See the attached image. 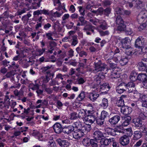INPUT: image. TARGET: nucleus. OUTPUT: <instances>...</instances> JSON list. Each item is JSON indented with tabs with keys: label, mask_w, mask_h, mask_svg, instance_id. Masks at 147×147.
<instances>
[{
	"label": "nucleus",
	"mask_w": 147,
	"mask_h": 147,
	"mask_svg": "<svg viewBox=\"0 0 147 147\" xmlns=\"http://www.w3.org/2000/svg\"><path fill=\"white\" fill-rule=\"evenodd\" d=\"M95 70L97 72L99 71H104L102 73L103 74H106L108 70L107 65L104 63H102L100 61H99L98 62L94 63Z\"/></svg>",
	"instance_id": "f257e3e1"
},
{
	"label": "nucleus",
	"mask_w": 147,
	"mask_h": 147,
	"mask_svg": "<svg viewBox=\"0 0 147 147\" xmlns=\"http://www.w3.org/2000/svg\"><path fill=\"white\" fill-rule=\"evenodd\" d=\"M115 18L116 19V23L118 25L117 28V30L121 31H124L126 26L125 25L124 23V21L121 17L118 15L115 16Z\"/></svg>",
	"instance_id": "f03ea898"
},
{
	"label": "nucleus",
	"mask_w": 147,
	"mask_h": 147,
	"mask_svg": "<svg viewBox=\"0 0 147 147\" xmlns=\"http://www.w3.org/2000/svg\"><path fill=\"white\" fill-rule=\"evenodd\" d=\"M135 47L136 48L139 49V51H140L141 53H143V50L144 49L145 44L144 38L142 36H139L135 42Z\"/></svg>",
	"instance_id": "7ed1b4c3"
},
{
	"label": "nucleus",
	"mask_w": 147,
	"mask_h": 147,
	"mask_svg": "<svg viewBox=\"0 0 147 147\" xmlns=\"http://www.w3.org/2000/svg\"><path fill=\"white\" fill-rule=\"evenodd\" d=\"M119 129L117 130L119 133H122L126 134L128 137H131L132 135V131L131 128H126L122 126H119Z\"/></svg>",
	"instance_id": "20e7f679"
},
{
	"label": "nucleus",
	"mask_w": 147,
	"mask_h": 147,
	"mask_svg": "<svg viewBox=\"0 0 147 147\" xmlns=\"http://www.w3.org/2000/svg\"><path fill=\"white\" fill-rule=\"evenodd\" d=\"M138 69L141 71L145 70L147 67V58L142 59V61L138 63Z\"/></svg>",
	"instance_id": "39448f33"
},
{
	"label": "nucleus",
	"mask_w": 147,
	"mask_h": 147,
	"mask_svg": "<svg viewBox=\"0 0 147 147\" xmlns=\"http://www.w3.org/2000/svg\"><path fill=\"white\" fill-rule=\"evenodd\" d=\"M96 117L92 114L88 113L84 117V120L86 123H93L96 119Z\"/></svg>",
	"instance_id": "423d86ee"
},
{
	"label": "nucleus",
	"mask_w": 147,
	"mask_h": 147,
	"mask_svg": "<svg viewBox=\"0 0 147 147\" xmlns=\"http://www.w3.org/2000/svg\"><path fill=\"white\" fill-rule=\"evenodd\" d=\"M130 138L126 135L121 137L119 140V142L123 146H126L129 142Z\"/></svg>",
	"instance_id": "0eeeda50"
},
{
	"label": "nucleus",
	"mask_w": 147,
	"mask_h": 147,
	"mask_svg": "<svg viewBox=\"0 0 147 147\" xmlns=\"http://www.w3.org/2000/svg\"><path fill=\"white\" fill-rule=\"evenodd\" d=\"M52 66L51 65L50 66H47L46 67H42L40 69L41 71L45 74H46V75L52 76L53 77L54 75V73H51V71L50 70V69L51 67Z\"/></svg>",
	"instance_id": "6e6552de"
},
{
	"label": "nucleus",
	"mask_w": 147,
	"mask_h": 147,
	"mask_svg": "<svg viewBox=\"0 0 147 147\" xmlns=\"http://www.w3.org/2000/svg\"><path fill=\"white\" fill-rule=\"evenodd\" d=\"M84 135V131L81 130L75 129L73 134V138L78 139L82 137Z\"/></svg>",
	"instance_id": "1a4fd4ad"
},
{
	"label": "nucleus",
	"mask_w": 147,
	"mask_h": 147,
	"mask_svg": "<svg viewBox=\"0 0 147 147\" xmlns=\"http://www.w3.org/2000/svg\"><path fill=\"white\" fill-rule=\"evenodd\" d=\"M119 128V126H118L117 129H113L110 127H107L105 129V132L109 134L115 136L116 135H118L117 133H119V131H117V130Z\"/></svg>",
	"instance_id": "9d476101"
},
{
	"label": "nucleus",
	"mask_w": 147,
	"mask_h": 147,
	"mask_svg": "<svg viewBox=\"0 0 147 147\" xmlns=\"http://www.w3.org/2000/svg\"><path fill=\"white\" fill-rule=\"evenodd\" d=\"M121 112L125 115L129 114L132 112V109L127 106H124L121 107Z\"/></svg>",
	"instance_id": "9b49d317"
},
{
	"label": "nucleus",
	"mask_w": 147,
	"mask_h": 147,
	"mask_svg": "<svg viewBox=\"0 0 147 147\" xmlns=\"http://www.w3.org/2000/svg\"><path fill=\"white\" fill-rule=\"evenodd\" d=\"M120 117L119 115H116L110 118L109 123L112 125L116 124L120 120Z\"/></svg>",
	"instance_id": "f8f14e48"
},
{
	"label": "nucleus",
	"mask_w": 147,
	"mask_h": 147,
	"mask_svg": "<svg viewBox=\"0 0 147 147\" xmlns=\"http://www.w3.org/2000/svg\"><path fill=\"white\" fill-rule=\"evenodd\" d=\"M125 84L124 83H121L116 88V92L121 94L125 91H127L125 88Z\"/></svg>",
	"instance_id": "ddd939ff"
},
{
	"label": "nucleus",
	"mask_w": 147,
	"mask_h": 147,
	"mask_svg": "<svg viewBox=\"0 0 147 147\" xmlns=\"http://www.w3.org/2000/svg\"><path fill=\"white\" fill-rule=\"evenodd\" d=\"M56 142L61 147H69L70 144L68 141L66 140H62L60 138L57 139Z\"/></svg>",
	"instance_id": "4468645a"
},
{
	"label": "nucleus",
	"mask_w": 147,
	"mask_h": 147,
	"mask_svg": "<svg viewBox=\"0 0 147 147\" xmlns=\"http://www.w3.org/2000/svg\"><path fill=\"white\" fill-rule=\"evenodd\" d=\"M125 86L126 91L129 93H131L133 92L135 85L133 82H129L125 84Z\"/></svg>",
	"instance_id": "2eb2a0df"
},
{
	"label": "nucleus",
	"mask_w": 147,
	"mask_h": 147,
	"mask_svg": "<svg viewBox=\"0 0 147 147\" xmlns=\"http://www.w3.org/2000/svg\"><path fill=\"white\" fill-rule=\"evenodd\" d=\"M93 135L95 139L97 140H100L104 137L103 134L99 130L94 131Z\"/></svg>",
	"instance_id": "dca6fc26"
},
{
	"label": "nucleus",
	"mask_w": 147,
	"mask_h": 147,
	"mask_svg": "<svg viewBox=\"0 0 147 147\" xmlns=\"http://www.w3.org/2000/svg\"><path fill=\"white\" fill-rule=\"evenodd\" d=\"M54 131L57 134L60 133L62 131L63 132V128L61 124L59 123L55 124L53 127Z\"/></svg>",
	"instance_id": "f3484780"
},
{
	"label": "nucleus",
	"mask_w": 147,
	"mask_h": 147,
	"mask_svg": "<svg viewBox=\"0 0 147 147\" xmlns=\"http://www.w3.org/2000/svg\"><path fill=\"white\" fill-rule=\"evenodd\" d=\"M131 117L129 115H125L124 118V121L122 123L121 125L119 126H122L124 127L128 125L131 121Z\"/></svg>",
	"instance_id": "a211bd4d"
},
{
	"label": "nucleus",
	"mask_w": 147,
	"mask_h": 147,
	"mask_svg": "<svg viewBox=\"0 0 147 147\" xmlns=\"http://www.w3.org/2000/svg\"><path fill=\"white\" fill-rule=\"evenodd\" d=\"M147 17V11H142L140 12L138 16V19L141 21H143Z\"/></svg>",
	"instance_id": "6ab92c4d"
},
{
	"label": "nucleus",
	"mask_w": 147,
	"mask_h": 147,
	"mask_svg": "<svg viewBox=\"0 0 147 147\" xmlns=\"http://www.w3.org/2000/svg\"><path fill=\"white\" fill-rule=\"evenodd\" d=\"M74 130V127L72 125L65 126L63 128V132L65 134H69Z\"/></svg>",
	"instance_id": "aec40b11"
},
{
	"label": "nucleus",
	"mask_w": 147,
	"mask_h": 147,
	"mask_svg": "<svg viewBox=\"0 0 147 147\" xmlns=\"http://www.w3.org/2000/svg\"><path fill=\"white\" fill-rule=\"evenodd\" d=\"M105 78V76L101 73L99 74L98 75H95L94 77V80L97 82L98 84H101V80Z\"/></svg>",
	"instance_id": "412c9836"
},
{
	"label": "nucleus",
	"mask_w": 147,
	"mask_h": 147,
	"mask_svg": "<svg viewBox=\"0 0 147 147\" xmlns=\"http://www.w3.org/2000/svg\"><path fill=\"white\" fill-rule=\"evenodd\" d=\"M132 122L134 124L136 127L138 128L142 127V121L140 119L138 118L134 119L132 120Z\"/></svg>",
	"instance_id": "4be33fe9"
},
{
	"label": "nucleus",
	"mask_w": 147,
	"mask_h": 147,
	"mask_svg": "<svg viewBox=\"0 0 147 147\" xmlns=\"http://www.w3.org/2000/svg\"><path fill=\"white\" fill-rule=\"evenodd\" d=\"M143 110V109H139V117L143 119H147V111L145 112Z\"/></svg>",
	"instance_id": "5701e85b"
},
{
	"label": "nucleus",
	"mask_w": 147,
	"mask_h": 147,
	"mask_svg": "<svg viewBox=\"0 0 147 147\" xmlns=\"http://www.w3.org/2000/svg\"><path fill=\"white\" fill-rule=\"evenodd\" d=\"M128 62V59L127 57L125 56L120 57L119 63L121 66H123L126 64Z\"/></svg>",
	"instance_id": "b1692460"
},
{
	"label": "nucleus",
	"mask_w": 147,
	"mask_h": 147,
	"mask_svg": "<svg viewBox=\"0 0 147 147\" xmlns=\"http://www.w3.org/2000/svg\"><path fill=\"white\" fill-rule=\"evenodd\" d=\"M138 80L142 82L146 81L147 80V76L143 73L140 74L138 75Z\"/></svg>",
	"instance_id": "393cba45"
},
{
	"label": "nucleus",
	"mask_w": 147,
	"mask_h": 147,
	"mask_svg": "<svg viewBox=\"0 0 147 147\" xmlns=\"http://www.w3.org/2000/svg\"><path fill=\"white\" fill-rule=\"evenodd\" d=\"M33 2L32 3V7L33 9H36L40 6V3L42 0H33Z\"/></svg>",
	"instance_id": "a878e982"
},
{
	"label": "nucleus",
	"mask_w": 147,
	"mask_h": 147,
	"mask_svg": "<svg viewBox=\"0 0 147 147\" xmlns=\"http://www.w3.org/2000/svg\"><path fill=\"white\" fill-rule=\"evenodd\" d=\"M129 78L131 81L133 82L136 81L137 79L138 80L137 73L134 71H132L130 74Z\"/></svg>",
	"instance_id": "bb28decb"
},
{
	"label": "nucleus",
	"mask_w": 147,
	"mask_h": 147,
	"mask_svg": "<svg viewBox=\"0 0 147 147\" xmlns=\"http://www.w3.org/2000/svg\"><path fill=\"white\" fill-rule=\"evenodd\" d=\"M133 134L134 137L133 138L134 140L140 139L142 137V134H141L140 131L139 130L134 131Z\"/></svg>",
	"instance_id": "cd10ccee"
},
{
	"label": "nucleus",
	"mask_w": 147,
	"mask_h": 147,
	"mask_svg": "<svg viewBox=\"0 0 147 147\" xmlns=\"http://www.w3.org/2000/svg\"><path fill=\"white\" fill-rule=\"evenodd\" d=\"M99 95L96 93H91L88 96V98L92 101L94 102L99 96Z\"/></svg>",
	"instance_id": "c85d7f7f"
},
{
	"label": "nucleus",
	"mask_w": 147,
	"mask_h": 147,
	"mask_svg": "<svg viewBox=\"0 0 147 147\" xmlns=\"http://www.w3.org/2000/svg\"><path fill=\"white\" fill-rule=\"evenodd\" d=\"M100 106L104 109H106L108 106V102L107 99L106 98H103L101 103L100 104Z\"/></svg>",
	"instance_id": "c756f323"
},
{
	"label": "nucleus",
	"mask_w": 147,
	"mask_h": 147,
	"mask_svg": "<svg viewBox=\"0 0 147 147\" xmlns=\"http://www.w3.org/2000/svg\"><path fill=\"white\" fill-rule=\"evenodd\" d=\"M91 129V125L89 124H85L82 126L81 130L85 132H88Z\"/></svg>",
	"instance_id": "7c9ffc66"
},
{
	"label": "nucleus",
	"mask_w": 147,
	"mask_h": 147,
	"mask_svg": "<svg viewBox=\"0 0 147 147\" xmlns=\"http://www.w3.org/2000/svg\"><path fill=\"white\" fill-rule=\"evenodd\" d=\"M125 97V96H123L120 97V98L117 101L116 105L117 106L122 107L125 106L124 100L123 98Z\"/></svg>",
	"instance_id": "2f4dec72"
},
{
	"label": "nucleus",
	"mask_w": 147,
	"mask_h": 147,
	"mask_svg": "<svg viewBox=\"0 0 147 147\" xmlns=\"http://www.w3.org/2000/svg\"><path fill=\"white\" fill-rule=\"evenodd\" d=\"M115 16L123 14L124 10L122 9L119 7H117L115 10Z\"/></svg>",
	"instance_id": "473e14b6"
},
{
	"label": "nucleus",
	"mask_w": 147,
	"mask_h": 147,
	"mask_svg": "<svg viewBox=\"0 0 147 147\" xmlns=\"http://www.w3.org/2000/svg\"><path fill=\"white\" fill-rule=\"evenodd\" d=\"M85 98V92H82L76 98V100L78 102L82 101Z\"/></svg>",
	"instance_id": "72a5a7b5"
},
{
	"label": "nucleus",
	"mask_w": 147,
	"mask_h": 147,
	"mask_svg": "<svg viewBox=\"0 0 147 147\" xmlns=\"http://www.w3.org/2000/svg\"><path fill=\"white\" fill-rule=\"evenodd\" d=\"M78 116L79 118H84V117L87 115L84 109H80L78 111Z\"/></svg>",
	"instance_id": "f704fd0d"
},
{
	"label": "nucleus",
	"mask_w": 147,
	"mask_h": 147,
	"mask_svg": "<svg viewBox=\"0 0 147 147\" xmlns=\"http://www.w3.org/2000/svg\"><path fill=\"white\" fill-rule=\"evenodd\" d=\"M51 15L53 17L55 18H59L62 15L63 12L61 11L60 12H59L58 11H56L55 12H53V10L51 11Z\"/></svg>",
	"instance_id": "c9c22d12"
},
{
	"label": "nucleus",
	"mask_w": 147,
	"mask_h": 147,
	"mask_svg": "<svg viewBox=\"0 0 147 147\" xmlns=\"http://www.w3.org/2000/svg\"><path fill=\"white\" fill-rule=\"evenodd\" d=\"M125 53L128 55H131L134 53L133 51L134 49L133 48L130 47L128 48L125 49Z\"/></svg>",
	"instance_id": "e433bc0d"
},
{
	"label": "nucleus",
	"mask_w": 147,
	"mask_h": 147,
	"mask_svg": "<svg viewBox=\"0 0 147 147\" xmlns=\"http://www.w3.org/2000/svg\"><path fill=\"white\" fill-rule=\"evenodd\" d=\"M72 40L71 45L72 46H76L78 42L77 36L74 35L72 36V38L70 40V41Z\"/></svg>",
	"instance_id": "4c0bfd02"
},
{
	"label": "nucleus",
	"mask_w": 147,
	"mask_h": 147,
	"mask_svg": "<svg viewBox=\"0 0 147 147\" xmlns=\"http://www.w3.org/2000/svg\"><path fill=\"white\" fill-rule=\"evenodd\" d=\"M74 127L75 129L81 130L82 125L81 123L79 121H77L74 123Z\"/></svg>",
	"instance_id": "58836bf2"
},
{
	"label": "nucleus",
	"mask_w": 147,
	"mask_h": 147,
	"mask_svg": "<svg viewBox=\"0 0 147 147\" xmlns=\"http://www.w3.org/2000/svg\"><path fill=\"white\" fill-rule=\"evenodd\" d=\"M100 88L102 90H104L103 92H105L106 91H108L109 90V86L108 84L106 83L103 84L100 86Z\"/></svg>",
	"instance_id": "ea45409f"
},
{
	"label": "nucleus",
	"mask_w": 147,
	"mask_h": 147,
	"mask_svg": "<svg viewBox=\"0 0 147 147\" xmlns=\"http://www.w3.org/2000/svg\"><path fill=\"white\" fill-rule=\"evenodd\" d=\"M89 21L95 25H97L98 23L101 24L102 22V20L96 19H91Z\"/></svg>",
	"instance_id": "a19ab883"
},
{
	"label": "nucleus",
	"mask_w": 147,
	"mask_h": 147,
	"mask_svg": "<svg viewBox=\"0 0 147 147\" xmlns=\"http://www.w3.org/2000/svg\"><path fill=\"white\" fill-rule=\"evenodd\" d=\"M90 140L87 138L83 139L82 143L83 145L86 147H88L90 146Z\"/></svg>",
	"instance_id": "79ce46f5"
},
{
	"label": "nucleus",
	"mask_w": 147,
	"mask_h": 147,
	"mask_svg": "<svg viewBox=\"0 0 147 147\" xmlns=\"http://www.w3.org/2000/svg\"><path fill=\"white\" fill-rule=\"evenodd\" d=\"M117 55L114 56L112 58H109L110 60H112L113 61H114L115 63H117L119 62L120 59V57L121 55L116 56Z\"/></svg>",
	"instance_id": "37998d69"
},
{
	"label": "nucleus",
	"mask_w": 147,
	"mask_h": 147,
	"mask_svg": "<svg viewBox=\"0 0 147 147\" xmlns=\"http://www.w3.org/2000/svg\"><path fill=\"white\" fill-rule=\"evenodd\" d=\"M96 121V123L98 125L101 126L104 124L105 120L100 117L97 118Z\"/></svg>",
	"instance_id": "c03bdc74"
},
{
	"label": "nucleus",
	"mask_w": 147,
	"mask_h": 147,
	"mask_svg": "<svg viewBox=\"0 0 147 147\" xmlns=\"http://www.w3.org/2000/svg\"><path fill=\"white\" fill-rule=\"evenodd\" d=\"M100 142L101 145L107 146L109 145V142L107 141V138L102 139L100 141Z\"/></svg>",
	"instance_id": "a18cd8bd"
},
{
	"label": "nucleus",
	"mask_w": 147,
	"mask_h": 147,
	"mask_svg": "<svg viewBox=\"0 0 147 147\" xmlns=\"http://www.w3.org/2000/svg\"><path fill=\"white\" fill-rule=\"evenodd\" d=\"M97 140L92 139L90 140V145H91L92 147H98V145Z\"/></svg>",
	"instance_id": "49530a36"
},
{
	"label": "nucleus",
	"mask_w": 147,
	"mask_h": 147,
	"mask_svg": "<svg viewBox=\"0 0 147 147\" xmlns=\"http://www.w3.org/2000/svg\"><path fill=\"white\" fill-rule=\"evenodd\" d=\"M78 117L77 113L73 112L70 114V119L71 120L76 119L78 118Z\"/></svg>",
	"instance_id": "de8ad7c7"
},
{
	"label": "nucleus",
	"mask_w": 147,
	"mask_h": 147,
	"mask_svg": "<svg viewBox=\"0 0 147 147\" xmlns=\"http://www.w3.org/2000/svg\"><path fill=\"white\" fill-rule=\"evenodd\" d=\"M112 3V1L109 0H105L102 2V5L103 6H109Z\"/></svg>",
	"instance_id": "09e8293b"
},
{
	"label": "nucleus",
	"mask_w": 147,
	"mask_h": 147,
	"mask_svg": "<svg viewBox=\"0 0 147 147\" xmlns=\"http://www.w3.org/2000/svg\"><path fill=\"white\" fill-rule=\"evenodd\" d=\"M107 63L109 64L110 67L111 68H114L116 67V64L113 63V61L109 59H108Z\"/></svg>",
	"instance_id": "8fccbe9b"
},
{
	"label": "nucleus",
	"mask_w": 147,
	"mask_h": 147,
	"mask_svg": "<svg viewBox=\"0 0 147 147\" xmlns=\"http://www.w3.org/2000/svg\"><path fill=\"white\" fill-rule=\"evenodd\" d=\"M45 49L42 48V49H38L36 50V52L37 55L40 56L43 54L45 51Z\"/></svg>",
	"instance_id": "3c124183"
},
{
	"label": "nucleus",
	"mask_w": 147,
	"mask_h": 147,
	"mask_svg": "<svg viewBox=\"0 0 147 147\" xmlns=\"http://www.w3.org/2000/svg\"><path fill=\"white\" fill-rule=\"evenodd\" d=\"M130 40L128 37H125V38L122 39L121 40V44L124 43L129 44V43H130Z\"/></svg>",
	"instance_id": "603ef678"
},
{
	"label": "nucleus",
	"mask_w": 147,
	"mask_h": 147,
	"mask_svg": "<svg viewBox=\"0 0 147 147\" xmlns=\"http://www.w3.org/2000/svg\"><path fill=\"white\" fill-rule=\"evenodd\" d=\"M109 114L105 111H103L101 113L100 117L104 119L108 116Z\"/></svg>",
	"instance_id": "864d4df0"
},
{
	"label": "nucleus",
	"mask_w": 147,
	"mask_h": 147,
	"mask_svg": "<svg viewBox=\"0 0 147 147\" xmlns=\"http://www.w3.org/2000/svg\"><path fill=\"white\" fill-rule=\"evenodd\" d=\"M30 9L29 8H25L23 10H19L18 11V15H20L22 13H24L26 12V11H28Z\"/></svg>",
	"instance_id": "5fc2aeb1"
},
{
	"label": "nucleus",
	"mask_w": 147,
	"mask_h": 147,
	"mask_svg": "<svg viewBox=\"0 0 147 147\" xmlns=\"http://www.w3.org/2000/svg\"><path fill=\"white\" fill-rule=\"evenodd\" d=\"M49 147H56V145L55 142L52 140H50L48 142Z\"/></svg>",
	"instance_id": "6e6d98bb"
},
{
	"label": "nucleus",
	"mask_w": 147,
	"mask_h": 147,
	"mask_svg": "<svg viewBox=\"0 0 147 147\" xmlns=\"http://www.w3.org/2000/svg\"><path fill=\"white\" fill-rule=\"evenodd\" d=\"M79 21L82 23V25H85L86 21L85 20L84 18L82 16H80L79 18Z\"/></svg>",
	"instance_id": "4d7b16f0"
},
{
	"label": "nucleus",
	"mask_w": 147,
	"mask_h": 147,
	"mask_svg": "<svg viewBox=\"0 0 147 147\" xmlns=\"http://www.w3.org/2000/svg\"><path fill=\"white\" fill-rule=\"evenodd\" d=\"M99 27L103 30H105L107 28V26L104 21L102 20V22L100 24Z\"/></svg>",
	"instance_id": "13d9d810"
},
{
	"label": "nucleus",
	"mask_w": 147,
	"mask_h": 147,
	"mask_svg": "<svg viewBox=\"0 0 147 147\" xmlns=\"http://www.w3.org/2000/svg\"><path fill=\"white\" fill-rule=\"evenodd\" d=\"M120 76L119 74H118L116 72H113L111 75V78L113 79V78L117 79Z\"/></svg>",
	"instance_id": "bf43d9fd"
},
{
	"label": "nucleus",
	"mask_w": 147,
	"mask_h": 147,
	"mask_svg": "<svg viewBox=\"0 0 147 147\" xmlns=\"http://www.w3.org/2000/svg\"><path fill=\"white\" fill-rule=\"evenodd\" d=\"M140 127L141 128L139 129V130L140 131L141 134H142V133H143L145 135L147 132V128L143 127L142 126V127Z\"/></svg>",
	"instance_id": "052dcab7"
},
{
	"label": "nucleus",
	"mask_w": 147,
	"mask_h": 147,
	"mask_svg": "<svg viewBox=\"0 0 147 147\" xmlns=\"http://www.w3.org/2000/svg\"><path fill=\"white\" fill-rule=\"evenodd\" d=\"M124 30L125 31V33L128 35H131L133 33V31L132 29L130 28H127L125 29V28Z\"/></svg>",
	"instance_id": "680f3d73"
},
{
	"label": "nucleus",
	"mask_w": 147,
	"mask_h": 147,
	"mask_svg": "<svg viewBox=\"0 0 147 147\" xmlns=\"http://www.w3.org/2000/svg\"><path fill=\"white\" fill-rule=\"evenodd\" d=\"M92 28V26L90 25H87L85 26L83 29L84 31H90L91 29V28Z\"/></svg>",
	"instance_id": "e2e57ef3"
},
{
	"label": "nucleus",
	"mask_w": 147,
	"mask_h": 147,
	"mask_svg": "<svg viewBox=\"0 0 147 147\" xmlns=\"http://www.w3.org/2000/svg\"><path fill=\"white\" fill-rule=\"evenodd\" d=\"M53 34V33L51 32H50L46 33V36L48 39L53 40V38L52 37V36Z\"/></svg>",
	"instance_id": "0e129e2a"
},
{
	"label": "nucleus",
	"mask_w": 147,
	"mask_h": 147,
	"mask_svg": "<svg viewBox=\"0 0 147 147\" xmlns=\"http://www.w3.org/2000/svg\"><path fill=\"white\" fill-rule=\"evenodd\" d=\"M104 14L106 16H108L109 15L110 13L111 9L109 8H107L104 10Z\"/></svg>",
	"instance_id": "69168bd1"
},
{
	"label": "nucleus",
	"mask_w": 147,
	"mask_h": 147,
	"mask_svg": "<svg viewBox=\"0 0 147 147\" xmlns=\"http://www.w3.org/2000/svg\"><path fill=\"white\" fill-rule=\"evenodd\" d=\"M70 37L71 36L70 35L67 36H65L62 39V41L63 42H70L71 40Z\"/></svg>",
	"instance_id": "338daca9"
},
{
	"label": "nucleus",
	"mask_w": 147,
	"mask_h": 147,
	"mask_svg": "<svg viewBox=\"0 0 147 147\" xmlns=\"http://www.w3.org/2000/svg\"><path fill=\"white\" fill-rule=\"evenodd\" d=\"M15 74L13 71H11L7 73L5 76L7 78L14 76Z\"/></svg>",
	"instance_id": "774afa93"
}]
</instances>
